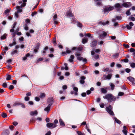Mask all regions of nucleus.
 <instances>
[{
  "mask_svg": "<svg viewBox=\"0 0 135 135\" xmlns=\"http://www.w3.org/2000/svg\"><path fill=\"white\" fill-rule=\"evenodd\" d=\"M14 88V86L12 85H10L9 87V89L10 90L13 89Z\"/></svg>",
  "mask_w": 135,
  "mask_h": 135,
  "instance_id": "4d7b16f0",
  "label": "nucleus"
},
{
  "mask_svg": "<svg viewBox=\"0 0 135 135\" xmlns=\"http://www.w3.org/2000/svg\"><path fill=\"white\" fill-rule=\"evenodd\" d=\"M57 18V15L56 14H55L53 17V20H55Z\"/></svg>",
  "mask_w": 135,
  "mask_h": 135,
  "instance_id": "0e129e2a",
  "label": "nucleus"
},
{
  "mask_svg": "<svg viewBox=\"0 0 135 135\" xmlns=\"http://www.w3.org/2000/svg\"><path fill=\"white\" fill-rule=\"evenodd\" d=\"M30 114L31 115H37L38 114L37 111V110H35L34 112H31L30 113Z\"/></svg>",
  "mask_w": 135,
  "mask_h": 135,
  "instance_id": "dca6fc26",
  "label": "nucleus"
},
{
  "mask_svg": "<svg viewBox=\"0 0 135 135\" xmlns=\"http://www.w3.org/2000/svg\"><path fill=\"white\" fill-rule=\"evenodd\" d=\"M18 12H16L15 13V15L16 17L17 18H18Z\"/></svg>",
  "mask_w": 135,
  "mask_h": 135,
  "instance_id": "e2e57ef3",
  "label": "nucleus"
},
{
  "mask_svg": "<svg viewBox=\"0 0 135 135\" xmlns=\"http://www.w3.org/2000/svg\"><path fill=\"white\" fill-rule=\"evenodd\" d=\"M127 79L132 82L133 85H135V83L134 82V79L133 78L132 76H129L127 78Z\"/></svg>",
  "mask_w": 135,
  "mask_h": 135,
  "instance_id": "1a4fd4ad",
  "label": "nucleus"
},
{
  "mask_svg": "<svg viewBox=\"0 0 135 135\" xmlns=\"http://www.w3.org/2000/svg\"><path fill=\"white\" fill-rule=\"evenodd\" d=\"M40 46V44L39 43H38L36 45V48L37 49H39Z\"/></svg>",
  "mask_w": 135,
  "mask_h": 135,
  "instance_id": "5fc2aeb1",
  "label": "nucleus"
},
{
  "mask_svg": "<svg viewBox=\"0 0 135 135\" xmlns=\"http://www.w3.org/2000/svg\"><path fill=\"white\" fill-rule=\"evenodd\" d=\"M50 108L47 107L45 108L44 110L45 111H46L47 112H48L50 110Z\"/></svg>",
  "mask_w": 135,
  "mask_h": 135,
  "instance_id": "58836bf2",
  "label": "nucleus"
},
{
  "mask_svg": "<svg viewBox=\"0 0 135 135\" xmlns=\"http://www.w3.org/2000/svg\"><path fill=\"white\" fill-rule=\"evenodd\" d=\"M30 99V97H25V100L26 101H28Z\"/></svg>",
  "mask_w": 135,
  "mask_h": 135,
  "instance_id": "603ef678",
  "label": "nucleus"
},
{
  "mask_svg": "<svg viewBox=\"0 0 135 135\" xmlns=\"http://www.w3.org/2000/svg\"><path fill=\"white\" fill-rule=\"evenodd\" d=\"M129 51L131 52H133L135 51V49L134 48H131L129 49Z\"/></svg>",
  "mask_w": 135,
  "mask_h": 135,
  "instance_id": "13d9d810",
  "label": "nucleus"
},
{
  "mask_svg": "<svg viewBox=\"0 0 135 135\" xmlns=\"http://www.w3.org/2000/svg\"><path fill=\"white\" fill-rule=\"evenodd\" d=\"M77 26L78 27L80 28H81L82 27L83 25L81 23L78 21H77Z\"/></svg>",
  "mask_w": 135,
  "mask_h": 135,
  "instance_id": "cd10ccee",
  "label": "nucleus"
},
{
  "mask_svg": "<svg viewBox=\"0 0 135 135\" xmlns=\"http://www.w3.org/2000/svg\"><path fill=\"white\" fill-rule=\"evenodd\" d=\"M123 129L122 131V132L125 135H127V131L126 129L127 127L125 126H123Z\"/></svg>",
  "mask_w": 135,
  "mask_h": 135,
  "instance_id": "2eb2a0df",
  "label": "nucleus"
},
{
  "mask_svg": "<svg viewBox=\"0 0 135 135\" xmlns=\"http://www.w3.org/2000/svg\"><path fill=\"white\" fill-rule=\"evenodd\" d=\"M26 23L25 24H27V23H29L30 22V20L28 19H27L26 20Z\"/></svg>",
  "mask_w": 135,
  "mask_h": 135,
  "instance_id": "680f3d73",
  "label": "nucleus"
},
{
  "mask_svg": "<svg viewBox=\"0 0 135 135\" xmlns=\"http://www.w3.org/2000/svg\"><path fill=\"white\" fill-rule=\"evenodd\" d=\"M18 52V51L16 50H15L13 51H12L11 52V54L13 55L14 54L17 53Z\"/></svg>",
  "mask_w": 135,
  "mask_h": 135,
  "instance_id": "c9c22d12",
  "label": "nucleus"
},
{
  "mask_svg": "<svg viewBox=\"0 0 135 135\" xmlns=\"http://www.w3.org/2000/svg\"><path fill=\"white\" fill-rule=\"evenodd\" d=\"M115 120V122L117 123L120 124L121 123V122L119 120H118V119H117V118L115 117L114 118Z\"/></svg>",
  "mask_w": 135,
  "mask_h": 135,
  "instance_id": "bb28decb",
  "label": "nucleus"
},
{
  "mask_svg": "<svg viewBox=\"0 0 135 135\" xmlns=\"http://www.w3.org/2000/svg\"><path fill=\"white\" fill-rule=\"evenodd\" d=\"M131 3L130 2H126L122 4V6L125 7L126 8H128L131 5Z\"/></svg>",
  "mask_w": 135,
  "mask_h": 135,
  "instance_id": "423d86ee",
  "label": "nucleus"
},
{
  "mask_svg": "<svg viewBox=\"0 0 135 135\" xmlns=\"http://www.w3.org/2000/svg\"><path fill=\"white\" fill-rule=\"evenodd\" d=\"M130 66L132 68H135V63H132L130 64Z\"/></svg>",
  "mask_w": 135,
  "mask_h": 135,
  "instance_id": "49530a36",
  "label": "nucleus"
},
{
  "mask_svg": "<svg viewBox=\"0 0 135 135\" xmlns=\"http://www.w3.org/2000/svg\"><path fill=\"white\" fill-rule=\"evenodd\" d=\"M104 99H106L109 102L115 101L116 98L111 93L107 94L103 97Z\"/></svg>",
  "mask_w": 135,
  "mask_h": 135,
  "instance_id": "f257e3e1",
  "label": "nucleus"
},
{
  "mask_svg": "<svg viewBox=\"0 0 135 135\" xmlns=\"http://www.w3.org/2000/svg\"><path fill=\"white\" fill-rule=\"evenodd\" d=\"M109 23V22L108 21H107L105 22H102V21H100L98 22V23L100 25H105L106 24H108Z\"/></svg>",
  "mask_w": 135,
  "mask_h": 135,
  "instance_id": "ddd939ff",
  "label": "nucleus"
},
{
  "mask_svg": "<svg viewBox=\"0 0 135 135\" xmlns=\"http://www.w3.org/2000/svg\"><path fill=\"white\" fill-rule=\"evenodd\" d=\"M131 9H129L127 10L126 12V14L127 16H129L131 14L130 12Z\"/></svg>",
  "mask_w": 135,
  "mask_h": 135,
  "instance_id": "b1692460",
  "label": "nucleus"
},
{
  "mask_svg": "<svg viewBox=\"0 0 135 135\" xmlns=\"http://www.w3.org/2000/svg\"><path fill=\"white\" fill-rule=\"evenodd\" d=\"M103 70L104 72L109 71V72H110L111 71V70H109V68H108L103 69Z\"/></svg>",
  "mask_w": 135,
  "mask_h": 135,
  "instance_id": "7c9ffc66",
  "label": "nucleus"
},
{
  "mask_svg": "<svg viewBox=\"0 0 135 135\" xmlns=\"http://www.w3.org/2000/svg\"><path fill=\"white\" fill-rule=\"evenodd\" d=\"M112 76V75L111 74H108L106 76H105V75H104L102 77V78H103L104 80L106 79L110 80L111 79Z\"/></svg>",
  "mask_w": 135,
  "mask_h": 135,
  "instance_id": "0eeeda50",
  "label": "nucleus"
},
{
  "mask_svg": "<svg viewBox=\"0 0 135 135\" xmlns=\"http://www.w3.org/2000/svg\"><path fill=\"white\" fill-rule=\"evenodd\" d=\"M2 85L3 87L6 88L7 86V84L6 83H4Z\"/></svg>",
  "mask_w": 135,
  "mask_h": 135,
  "instance_id": "864d4df0",
  "label": "nucleus"
},
{
  "mask_svg": "<svg viewBox=\"0 0 135 135\" xmlns=\"http://www.w3.org/2000/svg\"><path fill=\"white\" fill-rule=\"evenodd\" d=\"M21 105V103L17 102L13 104L12 106L13 107H15L16 106H18Z\"/></svg>",
  "mask_w": 135,
  "mask_h": 135,
  "instance_id": "393cba45",
  "label": "nucleus"
},
{
  "mask_svg": "<svg viewBox=\"0 0 135 135\" xmlns=\"http://www.w3.org/2000/svg\"><path fill=\"white\" fill-rule=\"evenodd\" d=\"M76 132L78 135H85L84 133H82L80 131H76Z\"/></svg>",
  "mask_w": 135,
  "mask_h": 135,
  "instance_id": "f704fd0d",
  "label": "nucleus"
},
{
  "mask_svg": "<svg viewBox=\"0 0 135 135\" xmlns=\"http://www.w3.org/2000/svg\"><path fill=\"white\" fill-rule=\"evenodd\" d=\"M7 36V35L6 33H5L3 36H1V38L2 40L6 38Z\"/></svg>",
  "mask_w": 135,
  "mask_h": 135,
  "instance_id": "a878e982",
  "label": "nucleus"
},
{
  "mask_svg": "<svg viewBox=\"0 0 135 135\" xmlns=\"http://www.w3.org/2000/svg\"><path fill=\"white\" fill-rule=\"evenodd\" d=\"M8 49V47L6 46V47L5 48H4V52H3V53H2V55H4V54H5L6 53V51H7Z\"/></svg>",
  "mask_w": 135,
  "mask_h": 135,
  "instance_id": "72a5a7b5",
  "label": "nucleus"
},
{
  "mask_svg": "<svg viewBox=\"0 0 135 135\" xmlns=\"http://www.w3.org/2000/svg\"><path fill=\"white\" fill-rule=\"evenodd\" d=\"M126 28L128 30H130L132 28V27H131L129 25H126Z\"/></svg>",
  "mask_w": 135,
  "mask_h": 135,
  "instance_id": "8fccbe9b",
  "label": "nucleus"
},
{
  "mask_svg": "<svg viewBox=\"0 0 135 135\" xmlns=\"http://www.w3.org/2000/svg\"><path fill=\"white\" fill-rule=\"evenodd\" d=\"M45 94L44 93H42L39 96V97L41 98H42L45 97Z\"/></svg>",
  "mask_w": 135,
  "mask_h": 135,
  "instance_id": "473e14b6",
  "label": "nucleus"
},
{
  "mask_svg": "<svg viewBox=\"0 0 135 135\" xmlns=\"http://www.w3.org/2000/svg\"><path fill=\"white\" fill-rule=\"evenodd\" d=\"M124 94V93L123 92H119L118 94V95L119 96H121L123 95Z\"/></svg>",
  "mask_w": 135,
  "mask_h": 135,
  "instance_id": "ea45409f",
  "label": "nucleus"
},
{
  "mask_svg": "<svg viewBox=\"0 0 135 135\" xmlns=\"http://www.w3.org/2000/svg\"><path fill=\"white\" fill-rule=\"evenodd\" d=\"M116 66L118 68H121L122 67V65L120 64H116Z\"/></svg>",
  "mask_w": 135,
  "mask_h": 135,
  "instance_id": "774afa93",
  "label": "nucleus"
},
{
  "mask_svg": "<svg viewBox=\"0 0 135 135\" xmlns=\"http://www.w3.org/2000/svg\"><path fill=\"white\" fill-rule=\"evenodd\" d=\"M25 29L26 30H28V28L27 26V24H25Z\"/></svg>",
  "mask_w": 135,
  "mask_h": 135,
  "instance_id": "3c124183",
  "label": "nucleus"
},
{
  "mask_svg": "<svg viewBox=\"0 0 135 135\" xmlns=\"http://www.w3.org/2000/svg\"><path fill=\"white\" fill-rule=\"evenodd\" d=\"M129 19H131L132 21H134L135 20V18L134 17H132L131 16L129 17Z\"/></svg>",
  "mask_w": 135,
  "mask_h": 135,
  "instance_id": "37998d69",
  "label": "nucleus"
},
{
  "mask_svg": "<svg viewBox=\"0 0 135 135\" xmlns=\"http://www.w3.org/2000/svg\"><path fill=\"white\" fill-rule=\"evenodd\" d=\"M114 6L116 8L119 9L122 8V6L119 3H117L115 4V5Z\"/></svg>",
  "mask_w": 135,
  "mask_h": 135,
  "instance_id": "4468645a",
  "label": "nucleus"
},
{
  "mask_svg": "<svg viewBox=\"0 0 135 135\" xmlns=\"http://www.w3.org/2000/svg\"><path fill=\"white\" fill-rule=\"evenodd\" d=\"M7 115L6 113H3L2 114V116L3 118H5L6 117Z\"/></svg>",
  "mask_w": 135,
  "mask_h": 135,
  "instance_id": "de8ad7c7",
  "label": "nucleus"
},
{
  "mask_svg": "<svg viewBox=\"0 0 135 135\" xmlns=\"http://www.w3.org/2000/svg\"><path fill=\"white\" fill-rule=\"evenodd\" d=\"M113 107L110 105H109L108 107H107L106 108V111L110 115L113 116L114 114L112 111Z\"/></svg>",
  "mask_w": 135,
  "mask_h": 135,
  "instance_id": "7ed1b4c3",
  "label": "nucleus"
},
{
  "mask_svg": "<svg viewBox=\"0 0 135 135\" xmlns=\"http://www.w3.org/2000/svg\"><path fill=\"white\" fill-rule=\"evenodd\" d=\"M119 55V54L118 53H116L113 55V56L114 58H117L118 57Z\"/></svg>",
  "mask_w": 135,
  "mask_h": 135,
  "instance_id": "2f4dec72",
  "label": "nucleus"
},
{
  "mask_svg": "<svg viewBox=\"0 0 135 135\" xmlns=\"http://www.w3.org/2000/svg\"><path fill=\"white\" fill-rule=\"evenodd\" d=\"M30 54L29 53H27L25 57H23V60H25L27 59V57L30 56Z\"/></svg>",
  "mask_w": 135,
  "mask_h": 135,
  "instance_id": "412c9836",
  "label": "nucleus"
},
{
  "mask_svg": "<svg viewBox=\"0 0 135 135\" xmlns=\"http://www.w3.org/2000/svg\"><path fill=\"white\" fill-rule=\"evenodd\" d=\"M88 41V39L86 37H84L82 40V42L83 44H85L87 43Z\"/></svg>",
  "mask_w": 135,
  "mask_h": 135,
  "instance_id": "a211bd4d",
  "label": "nucleus"
},
{
  "mask_svg": "<svg viewBox=\"0 0 135 135\" xmlns=\"http://www.w3.org/2000/svg\"><path fill=\"white\" fill-rule=\"evenodd\" d=\"M27 2V0H22L23 3L20 6H17L16 8L17 9V11L18 13H21L22 11V7H25L26 4V2Z\"/></svg>",
  "mask_w": 135,
  "mask_h": 135,
  "instance_id": "f03ea898",
  "label": "nucleus"
},
{
  "mask_svg": "<svg viewBox=\"0 0 135 135\" xmlns=\"http://www.w3.org/2000/svg\"><path fill=\"white\" fill-rule=\"evenodd\" d=\"M71 21H72V23H75L77 22V20H76L75 19H74L73 18H72V19Z\"/></svg>",
  "mask_w": 135,
  "mask_h": 135,
  "instance_id": "a18cd8bd",
  "label": "nucleus"
},
{
  "mask_svg": "<svg viewBox=\"0 0 135 135\" xmlns=\"http://www.w3.org/2000/svg\"><path fill=\"white\" fill-rule=\"evenodd\" d=\"M59 122L60 123V126H65V123L61 119H60L59 120Z\"/></svg>",
  "mask_w": 135,
  "mask_h": 135,
  "instance_id": "f3484780",
  "label": "nucleus"
},
{
  "mask_svg": "<svg viewBox=\"0 0 135 135\" xmlns=\"http://www.w3.org/2000/svg\"><path fill=\"white\" fill-rule=\"evenodd\" d=\"M125 71L127 73H129L131 71V70L127 68L126 69Z\"/></svg>",
  "mask_w": 135,
  "mask_h": 135,
  "instance_id": "bf43d9fd",
  "label": "nucleus"
},
{
  "mask_svg": "<svg viewBox=\"0 0 135 135\" xmlns=\"http://www.w3.org/2000/svg\"><path fill=\"white\" fill-rule=\"evenodd\" d=\"M98 34L99 35V37L101 38H103L105 37L107 35L106 32L102 31H98Z\"/></svg>",
  "mask_w": 135,
  "mask_h": 135,
  "instance_id": "20e7f679",
  "label": "nucleus"
},
{
  "mask_svg": "<svg viewBox=\"0 0 135 135\" xmlns=\"http://www.w3.org/2000/svg\"><path fill=\"white\" fill-rule=\"evenodd\" d=\"M83 47H78L77 49L78 51H81L83 50Z\"/></svg>",
  "mask_w": 135,
  "mask_h": 135,
  "instance_id": "69168bd1",
  "label": "nucleus"
},
{
  "mask_svg": "<svg viewBox=\"0 0 135 135\" xmlns=\"http://www.w3.org/2000/svg\"><path fill=\"white\" fill-rule=\"evenodd\" d=\"M113 9V7L112 6L105 7L104 9V12H106L112 10Z\"/></svg>",
  "mask_w": 135,
  "mask_h": 135,
  "instance_id": "6e6552de",
  "label": "nucleus"
},
{
  "mask_svg": "<svg viewBox=\"0 0 135 135\" xmlns=\"http://www.w3.org/2000/svg\"><path fill=\"white\" fill-rule=\"evenodd\" d=\"M86 128L88 132H89L90 134L91 133V132L90 131V130L89 128V126H88V125L87 124L86 126Z\"/></svg>",
  "mask_w": 135,
  "mask_h": 135,
  "instance_id": "e433bc0d",
  "label": "nucleus"
},
{
  "mask_svg": "<svg viewBox=\"0 0 135 135\" xmlns=\"http://www.w3.org/2000/svg\"><path fill=\"white\" fill-rule=\"evenodd\" d=\"M52 43L54 44H56V40L55 38L54 37L53 38V40L52 41Z\"/></svg>",
  "mask_w": 135,
  "mask_h": 135,
  "instance_id": "09e8293b",
  "label": "nucleus"
},
{
  "mask_svg": "<svg viewBox=\"0 0 135 135\" xmlns=\"http://www.w3.org/2000/svg\"><path fill=\"white\" fill-rule=\"evenodd\" d=\"M73 90L75 91V92H78V88L76 87H74L73 88Z\"/></svg>",
  "mask_w": 135,
  "mask_h": 135,
  "instance_id": "338daca9",
  "label": "nucleus"
},
{
  "mask_svg": "<svg viewBox=\"0 0 135 135\" xmlns=\"http://www.w3.org/2000/svg\"><path fill=\"white\" fill-rule=\"evenodd\" d=\"M16 42L15 41H14L12 43L10 44L9 45L11 47L13 46L14 45L16 44Z\"/></svg>",
  "mask_w": 135,
  "mask_h": 135,
  "instance_id": "79ce46f5",
  "label": "nucleus"
},
{
  "mask_svg": "<svg viewBox=\"0 0 135 135\" xmlns=\"http://www.w3.org/2000/svg\"><path fill=\"white\" fill-rule=\"evenodd\" d=\"M94 58L95 59H98L99 58V55L97 54H95L94 55Z\"/></svg>",
  "mask_w": 135,
  "mask_h": 135,
  "instance_id": "052dcab7",
  "label": "nucleus"
},
{
  "mask_svg": "<svg viewBox=\"0 0 135 135\" xmlns=\"http://www.w3.org/2000/svg\"><path fill=\"white\" fill-rule=\"evenodd\" d=\"M53 99L52 97L49 98L48 99L47 102L48 103H51L53 102Z\"/></svg>",
  "mask_w": 135,
  "mask_h": 135,
  "instance_id": "4be33fe9",
  "label": "nucleus"
},
{
  "mask_svg": "<svg viewBox=\"0 0 135 135\" xmlns=\"http://www.w3.org/2000/svg\"><path fill=\"white\" fill-rule=\"evenodd\" d=\"M48 46H46L44 48L43 51L42 52V53L43 55H45L46 53V51L48 50Z\"/></svg>",
  "mask_w": 135,
  "mask_h": 135,
  "instance_id": "6ab92c4d",
  "label": "nucleus"
},
{
  "mask_svg": "<svg viewBox=\"0 0 135 135\" xmlns=\"http://www.w3.org/2000/svg\"><path fill=\"white\" fill-rule=\"evenodd\" d=\"M47 126L48 128H53L56 127V125L54 123H49L47 124Z\"/></svg>",
  "mask_w": 135,
  "mask_h": 135,
  "instance_id": "39448f33",
  "label": "nucleus"
},
{
  "mask_svg": "<svg viewBox=\"0 0 135 135\" xmlns=\"http://www.w3.org/2000/svg\"><path fill=\"white\" fill-rule=\"evenodd\" d=\"M67 16L68 17H73L74 16L72 13V12L70 11H69L67 12Z\"/></svg>",
  "mask_w": 135,
  "mask_h": 135,
  "instance_id": "f8f14e48",
  "label": "nucleus"
},
{
  "mask_svg": "<svg viewBox=\"0 0 135 135\" xmlns=\"http://www.w3.org/2000/svg\"><path fill=\"white\" fill-rule=\"evenodd\" d=\"M123 46L125 48L127 49L129 48V45L126 44H124Z\"/></svg>",
  "mask_w": 135,
  "mask_h": 135,
  "instance_id": "c03bdc74",
  "label": "nucleus"
},
{
  "mask_svg": "<svg viewBox=\"0 0 135 135\" xmlns=\"http://www.w3.org/2000/svg\"><path fill=\"white\" fill-rule=\"evenodd\" d=\"M85 36H87L88 37H90L91 38H93V36H91V34L89 33H87L85 35Z\"/></svg>",
  "mask_w": 135,
  "mask_h": 135,
  "instance_id": "c85d7f7f",
  "label": "nucleus"
},
{
  "mask_svg": "<svg viewBox=\"0 0 135 135\" xmlns=\"http://www.w3.org/2000/svg\"><path fill=\"white\" fill-rule=\"evenodd\" d=\"M9 133V132H4L2 133V135H8Z\"/></svg>",
  "mask_w": 135,
  "mask_h": 135,
  "instance_id": "6e6d98bb",
  "label": "nucleus"
},
{
  "mask_svg": "<svg viewBox=\"0 0 135 135\" xmlns=\"http://www.w3.org/2000/svg\"><path fill=\"white\" fill-rule=\"evenodd\" d=\"M86 79V77L84 76H82L80 77V83L81 84H83L85 83L84 80Z\"/></svg>",
  "mask_w": 135,
  "mask_h": 135,
  "instance_id": "9b49d317",
  "label": "nucleus"
},
{
  "mask_svg": "<svg viewBox=\"0 0 135 135\" xmlns=\"http://www.w3.org/2000/svg\"><path fill=\"white\" fill-rule=\"evenodd\" d=\"M110 86L111 87V89L112 90H113L115 87V85L112 83H111L110 84Z\"/></svg>",
  "mask_w": 135,
  "mask_h": 135,
  "instance_id": "5701e85b",
  "label": "nucleus"
},
{
  "mask_svg": "<svg viewBox=\"0 0 135 135\" xmlns=\"http://www.w3.org/2000/svg\"><path fill=\"white\" fill-rule=\"evenodd\" d=\"M96 2V3L97 5L99 6H101L102 5V4L101 2H98V1H95Z\"/></svg>",
  "mask_w": 135,
  "mask_h": 135,
  "instance_id": "4c0bfd02",
  "label": "nucleus"
},
{
  "mask_svg": "<svg viewBox=\"0 0 135 135\" xmlns=\"http://www.w3.org/2000/svg\"><path fill=\"white\" fill-rule=\"evenodd\" d=\"M11 10V8H9V9L6 10L4 12V14H6L10 12Z\"/></svg>",
  "mask_w": 135,
  "mask_h": 135,
  "instance_id": "c756f323",
  "label": "nucleus"
},
{
  "mask_svg": "<svg viewBox=\"0 0 135 135\" xmlns=\"http://www.w3.org/2000/svg\"><path fill=\"white\" fill-rule=\"evenodd\" d=\"M97 41L95 40H93L91 43L90 46L92 47L96 46L97 44Z\"/></svg>",
  "mask_w": 135,
  "mask_h": 135,
  "instance_id": "9d476101",
  "label": "nucleus"
},
{
  "mask_svg": "<svg viewBox=\"0 0 135 135\" xmlns=\"http://www.w3.org/2000/svg\"><path fill=\"white\" fill-rule=\"evenodd\" d=\"M101 92L103 93L106 94L107 93V90L103 88H101Z\"/></svg>",
  "mask_w": 135,
  "mask_h": 135,
  "instance_id": "aec40b11",
  "label": "nucleus"
},
{
  "mask_svg": "<svg viewBox=\"0 0 135 135\" xmlns=\"http://www.w3.org/2000/svg\"><path fill=\"white\" fill-rule=\"evenodd\" d=\"M11 76L10 75H8L6 78V80H9L11 79Z\"/></svg>",
  "mask_w": 135,
  "mask_h": 135,
  "instance_id": "a19ab883",
  "label": "nucleus"
}]
</instances>
